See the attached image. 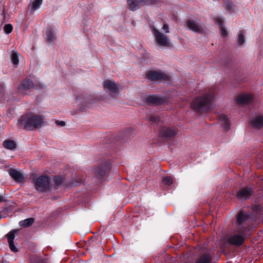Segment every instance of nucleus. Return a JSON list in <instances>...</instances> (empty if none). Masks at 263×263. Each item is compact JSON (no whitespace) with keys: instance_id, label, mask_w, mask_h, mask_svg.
I'll list each match as a JSON object with an SVG mask.
<instances>
[{"instance_id":"bb28decb","label":"nucleus","mask_w":263,"mask_h":263,"mask_svg":"<svg viewBox=\"0 0 263 263\" xmlns=\"http://www.w3.org/2000/svg\"><path fill=\"white\" fill-rule=\"evenodd\" d=\"M162 182L166 185H170L173 183V180L171 177L167 176L163 178Z\"/></svg>"},{"instance_id":"7c9ffc66","label":"nucleus","mask_w":263,"mask_h":263,"mask_svg":"<svg viewBox=\"0 0 263 263\" xmlns=\"http://www.w3.org/2000/svg\"><path fill=\"white\" fill-rule=\"evenodd\" d=\"M11 58L12 63L14 64H16V51L14 50L11 52Z\"/></svg>"},{"instance_id":"1a4fd4ad","label":"nucleus","mask_w":263,"mask_h":263,"mask_svg":"<svg viewBox=\"0 0 263 263\" xmlns=\"http://www.w3.org/2000/svg\"><path fill=\"white\" fill-rule=\"evenodd\" d=\"M16 232V230H13L9 232L6 235L10 250L13 252H16V248L14 244V239L15 238V233Z\"/></svg>"},{"instance_id":"b1692460","label":"nucleus","mask_w":263,"mask_h":263,"mask_svg":"<svg viewBox=\"0 0 263 263\" xmlns=\"http://www.w3.org/2000/svg\"><path fill=\"white\" fill-rule=\"evenodd\" d=\"M245 32L243 31H240L238 33L237 44L239 46L242 45L245 43Z\"/></svg>"},{"instance_id":"20e7f679","label":"nucleus","mask_w":263,"mask_h":263,"mask_svg":"<svg viewBox=\"0 0 263 263\" xmlns=\"http://www.w3.org/2000/svg\"><path fill=\"white\" fill-rule=\"evenodd\" d=\"M245 232L241 230L238 231L236 229L235 233L229 237L228 242L230 244L236 246L241 245L245 241Z\"/></svg>"},{"instance_id":"2eb2a0df","label":"nucleus","mask_w":263,"mask_h":263,"mask_svg":"<svg viewBox=\"0 0 263 263\" xmlns=\"http://www.w3.org/2000/svg\"><path fill=\"white\" fill-rule=\"evenodd\" d=\"M146 101L149 104L156 105L161 104L163 102L161 98L153 95L147 96Z\"/></svg>"},{"instance_id":"39448f33","label":"nucleus","mask_w":263,"mask_h":263,"mask_svg":"<svg viewBox=\"0 0 263 263\" xmlns=\"http://www.w3.org/2000/svg\"><path fill=\"white\" fill-rule=\"evenodd\" d=\"M249 217V215L242 211L238 213L236 221V229L238 231L241 230L246 231L249 226L247 223Z\"/></svg>"},{"instance_id":"6e6552de","label":"nucleus","mask_w":263,"mask_h":263,"mask_svg":"<svg viewBox=\"0 0 263 263\" xmlns=\"http://www.w3.org/2000/svg\"><path fill=\"white\" fill-rule=\"evenodd\" d=\"M103 85L104 87L111 93L117 94L118 92V87L114 81L105 80Z\"/></svg>"},{"instance_id":"412c9836","label":"nucleus","mask_w":263,"mask_h":263,"mask_svg":"<svg viewBox=\"0 0 263 263\" xmlns=\"http://www.w3.org/2000/svg\"><path fill=\"white\" fill-rule=\"evenodd\" d=\"M34 222V219L30 218L26 219L24 220L21 221L19 222V224L22 227H28L30 226Z\"/></svg>"},{"instance_id":"4468645a","label":"nucleus","mask_w":263,"mask_h":263,"mask_svg":"<svg viewBox=\"0 0 263 263\" xmlns=\"http://www.w3.org/2000/svg\"><path fill=\"white\" fill-rule=\"evenodd\" d=\"M219 120L223 129L224 131L228 130L230 128V123L227 116L224 115H220L219 117Z\"/></svg>"},{"instance_id":"a878e982","label":"nucleus","mask_w":263,"mask_h":263,"mask_svg":"<svg viewBox=\"0 0 263 263\" xmlns=\"http://www.w3.org/2000/svg\"><path fill=\"white\" fill-rule=\"evenodd\" d=\"M47 39L49 42L53 41L55 39V36L53 31L50 29H48L46 31Z\"/></svg>"},{"instance_id":"7ed1b4c3","label":"nucleus","mask_w":263,"mask_h":263,"mask_svg":"<svg viewBox=\"0 0 263 263\" xmlns=\"http://www.w3.org/2000/svg\"><path fill=\"white\" fill-rule=\"evenodd\" d=\"M153 33L158 45L165 47L171 46L170 39L168 35L163 34L155 28H153Z\"/></svg>"},{"instance_id":"5701e85b","label":"nucleus","mask_w":263,"mask_h":263,"mask_svg":"<svg viewBox=\"0 0 263 263\" xmlns=\"http://www.w3.org/2000/svg\"><path fill=\"white\" fill-rule=\"evenodd\" d=\"M43 0H34L30 5L31 10L35 11L40 7Z\"/></svg>"},{"instance_id":"aec40b11","label":"nucleus","mask_w":263,"mask_h":263,"mask_svg":"<svg viewBox=\"0 0 263 263\" xmlns=\"http://www.w3.org/2000/svg\"><path fill=\"white\" fill-rule=\"evenodd\" d=\"M3 146L8 149H13L15 148V143L13 140H7L3 143Z\"/></svg>"},{"instance_id":"ddd939ff","label":"nucleus","mask_w":263,"mask_h":263,"mask_svg":"<svg viewBox=\"0 0 263 263\" xmlns=\"http://www.w3.org/2000/svg\"><path fill=\"white\" fill-rule=\"evenodd\" d=\"M252 100L251 95L249 94H242L239 96L237 99L238 103L242 105H245L249 103Z\"/></svg>"},{"instance_id":"473e14b6","label":"nucleus","mask_w":263,"mask_h":263,"mask_svg":"<svg viewBox=\"0 0 263 263\" xmlns=\"http://www.w3.org/2000/svg\"><path fill=\"white\" fill-rule=\"evenodd\" d=\"M162 29L164 31L165 33H169V27L167 24H163Z\"/></svg>"},{"instance_id":"9b49d317","label":"nucleus","mask_w":263,"mask_h":263,"mask_svg":"<svg viewBox=\"0 0 263 263\" xmlns=\"http://www.w3.org/2000/svg\"><path fill=\"white\" fill-rule=\"evenodd\" d=\"M187 27L192 31L199 32L202 30V27L198 22L194 20H189L186 22Z\"/></svg>"},{"instance_id":"cd10ccee","label":"nucleus","mask_w":263,"mask_h":263,"mask_svg":"<svg viewBox=\"0 0 263 263\" xmlns=\"http://www.w3.org/2000/svg\"><path fill=\"white\" fill-rule=\"evenodd\" d=\"M13 29V26L10 24H6L4 26V30L6 33L9 34L11 33Z\"/></svg>"},{"instance_id":"dca6fc26","label":"nucleus","mask_w":263,"mask_h":263,"mask_svg":"<svg viewBox=\"0 0 263 263\" xmlns=\"http://www.w3.org/2000/svg\"><path fill=\"white\" fill-rule=\"evenodd\" d=\"M128 4L132 10L138 9L141 5H144L143 0H128Z\"/></svg>"},{"instance_id":"9d476101","label":"nucleus","mask_w":263,"mask_h":263,"mask_svg":"<svg viewBox=\"0 0 263 263\" xmlns=\"http://www.w3.org/2000/svg\"><path fill=\"white\" fill-rule=\"evenodd\" d=\"M252 191L249 187L242 188L238 192L237 196L240 199H246L252 194Z\"/></svg>"},{"instance_id":"423d86ee","label":"nucleus","mask_w":263,"mask_h":263,"mask_svg":"<svg viewBox=\"0 0 263 263\" xmlns=\"http://www.w3.org/2000/svg\"><path fill=\"white\" fill-rule=\"evenodd\" d=\"M35 187L39 192L48 189L50 185L49 178L47 176H42L34 181Z\"/></svg>"},{"instance_id":"2f4dec72","label":"nucleus","mask_w":263,"mask_h":263,"mask_svg":"<svg viewBox=\"0 0 263 263\" xmlns=\"http://www.w3.org/2000/svg\"><path fill=\"white\" fill-rule=\"evenodd\" d=\"M9 174L10 176L13 178V179L16 180V170L15 169H10L9 170Z\"/></svg>"},{"instance_id":"6ab92c4d","label":"nucleus","mask_w":263,"mask_h":263,"mask_svg":"<svg viewBox=\"0 0 263 263\" xmlns=\"http://www.w3.org/2000/svg\"><path fill=\"white\" fill-rule=\"evenodd\" d=\"M253 126L257 128L263 126V117L261 116H257L252 121Z\"/></svg>"},{"instance_id":"e433bc0d","label":"nucleus","mask_w":263,"mask_h":263,"mask_svg":"<svg viewBox=\"0 0 263 263\" xmlns=\"http://www.w3.org/2000/svg\"><path fill=\"white\" fill-rule=\"evenodd\" d=\"M43 263H48V262L46 261H45Z\"/></svg>"},{"instance_id":"72a5a7b5","label":"nucleus","mask_w":263,"mask_h":263,"mask_svg":"<svg viewBox=\"0 0 263 263\" xmlns=\"http://www.w3.org/2000/svg\"><path fill=\"white\" fill-rule=\"evenodd\" d=\"M62 182V178L61 177H56L55 178V182L57 184H60Z\"/></svg>"},{"instance_id":"c9c22d12","label":"nucleus","mask_w":263,"mask_h":263,"mask_svg":"<svg viewBox=\"0 0 263 263\" xmlns=\"http://www.w3.org/2000/svg\"><path fill=\"white\" fill-rule=\"evenodd\" d=\"M3 201V197L2 196H0V202Z\"/></svg>"},{"instance_id":"c756f323","label":"nucleus","mask_w":263,"mask_h":263,"mask_svg":"<svg viewBox=\"0 0 263 263\" xmlns=\"http://www.w3.org/2000/svg\"><path fill=\"white\" fill-rule=\"evenodd\" d=\"M146 119L149 121L154 122L156 123L159 121V118L156 116H153L148 115L146 117Z\"/></svg>"},{"instance_id":"f257e3e1","label":"nucleus","mask_w":263,"mask_h":263,"mask_svg":"<svg viewBox=\"0 0 263 263\" xmlns=\"http://www.w3.org/2000/svg\"><path fill=\"white\" fill-rule=\"evenodd\" d=\"M20 124L28 130L41 127L44 124L43 118L41 115L29 114L22 117Z\"/></svg>"},{"instance_id":"4be33fe9","label":"nucleus","mask_w":263,"mask_h":263,"mask_svg":"<svg viewBox=\"0 0 263 263\" xmlns=\"http://www.w3.org/2000/svg\"><path fill=\"white\" fill-rule=\"evenodd\" d=\"M33 86L32 82L29 80H26L24 81L21 86L20 88V89L26 90L30 89Z\"/></svg>"},{"instance_id":"f8f14e48","label":"nucleus","mask_w":263,"mask_h":263,"mask_svg":"<svg viewBox=\"0 0 263 263\" xmlns=\"http://www.w3.org/2000/svg\"><path fill=\"white\" fill-rule=\"evenodd\" d=\"M176 133L177 129L176 128H167L162 129L160 132V135L164 138H172L174 137Z\"/></svg>"},{"instance_id":"a211bd4d","label":"nucleus","mask_w":263,"mask_h":263,"mask_svg":"<svg viewBox=\"0 0 263 263\" xmlns=\"http://www.w3.org/2000/svg\"><path fill=\"white\" fill-rule=\"evenodd\" d=\"M211 253H208L202 256L198 259L197 263H212Z\"/></svg>"},{"instance_id":"393cba45","label":"nucleus","mask_w":263,"mask_h":263,"mask_svg":"<svg viewBox=\"0 0 263 263\" xmlns=\"http://www.w3.org/2000/svg\"><path fill=\"white\" fill-rule=\"evenodd\" d=\"M216 23L220 27V30L221 34L224 36H226L227 35V31L224 28L222 27V21L219 18H217L215 20Z\"/></svg>"},{"instance_id":"4c0bfd02","label":"nucleus","mask_w":263,"mask_h":263,"mask_svg":"<svg viewBox=\"0 0 263 263\" xmlns=\"http://www.w3.org/2000/svg\"><path fill=\"white\" fill-rule=\"evenodd\" d=\"M2 218V216L0 215V219Z\"/></svg>"},{"instance_id":"f03ea898","label":"nucleus","mask_w":263,"mask_h":263,"mask_svg":"<svg viewBox=\"0 0 263 263\" xmlns=\"http://www.w3.org/2000/svg\"><path fill=\"white\" fill-rule=\"evenodd\" d=\"M213 97L211 94H206L203 97L195 98L192 102V109L197 112L207 111L211 108V101Z\"/></svg>"},{"instance_id":"0eeeda50","label":"nucleus","mask_w":263,"mask_h":263,"mask_svg":"<svg viewBox=\"0 0 263 263\" xmlns=\"http://www.w3.org/2000/svg\"><path fill=\"white\" fill-rule=\"evenodd\" d=\"M146 76L149 79L153 81L167 80L169 78L167 74L156 71H150L147 72Z\"/></svg>"},{"instance_id":"c85d7f7f","label":"nucleus","mask_w":263,"mask_h":263,"mask_svg":"<svg viewBox=\"0 0 263 263\" xmlns=\"http://www.w3.org/2000/svg\"><path fill=\"white\" fill-rule=\"evenodd\" d=\"M26 176H25L21 172L17 171V183L23 182Z\"/></svg>"},{"instance_id":"f704fd0d","label":"nucleus","mask_w":263,"mask_h":263,"mask_svg":"<svg viewBox=\"0 0 263 263\" xmlns=\"http://www.w3.org/2000/svg\"><path fill=\"white\" fill-rule=\"evenodd\" d=\"M55 123L58 125H60V126H64L65 125V122L63 121H59L58 120H57L55 121Z\"/></svg>"},{"instance_id":"f3484780","label":"nucleus","mask_w":263,"mask_h":263,"mask_svg":"<svg viewBox=\"0 0 263 263\" xmlns=\"http://www.w3.org/2000/svg\"><path fill=\"white\" fill-rule=\"evenodd\" d=\"M110 168V165L108 164L104 167H99L96 170L97 175L101 178H104L108 173Z\"/></svg>"}]
</instances>
